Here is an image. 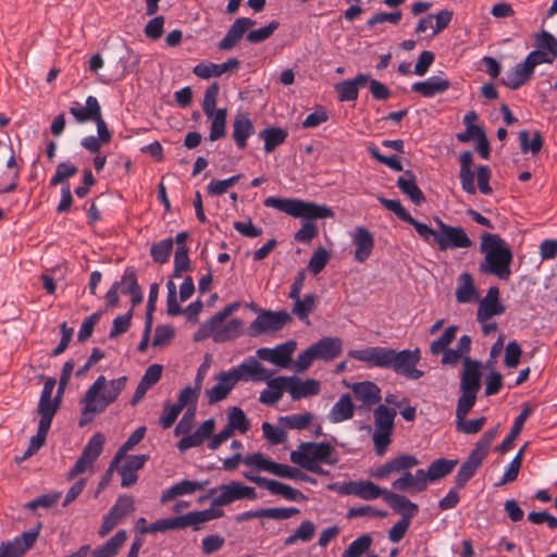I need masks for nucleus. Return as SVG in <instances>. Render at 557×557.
<instances>
[{"label": "nucleus", "instance_id": "f257e3e1", "mask_svg": "<svg viewBox=\"0 0 557 557\" xmlns=\"http://www.w3.org/2000/svg\"><path fill=\"white\" fill-rule=\"evenodd\" d=\"M348 357L364 362L368 368L391 369L409 380H419L423 376V371L417 369L421 359L419 348L398 351L388 347L374 346L349 350Z\"/></svg>", "mask_w": 557, "mask_h": 557}, {"label": "nucleus", "instance_id": "f03ea898", "mask_svg": "<svg viewBox=\"0 0 557 557\" xmlns=\"http://www.w3.org/2000/svg\"><path fill=\"white\" fill-rule=\"evenodd\" d=\"M126 382V376H120L109 382L106 376H98L82 399L83 409L79 425L83 426L89 423L96 414L102 413L113 404L125 388Z\"/></svg>", "mask_w": 557, "mask_h": 557}, {"label": "nucleus", "instance_id": "7ed1b4c3", "mask_svg": "<svg viewBox=\"0 0 557 557\" xmlns=\"http://www.w3.org/2000/svg\"><path fill=\"white\" fill-rule=\"evenodd\" d=\"M418 465L419 460L416 456L403 454L377 467L371 472V476L381 480L392 473L403 472V474L392 483L394 490L409 493L423 492L428 487L424 470L419 469L414 474L408 471Z\"/></svg>", "mask_w": 557, "mask_h": 557}, {"label": "nucleus", "instance_id": "20e7f679", "mask_svg": "<svg viewBox=\"0 0 557 557\" xmlns=\"http://www.w3.org/2000/svg\"><path fill=\"white\" fill-rule=\"evenodd\" d=\"M481 388L478 384V375L471 369H467L462 382H460L461 395L458 398L456 408V430L466 434H475L482 430L486 419L481 417L479 419L467 420V414L473 408L476 394Z\"/></svg>", "mask_w": 557, "mask_h": 557}, {"label": "nucleus", "instance_id": "39448f33", "mask_svg": "<svg viewBox=\"0 0 557 557\" xmlns=\"http://www.w3.org/2000/svg\"><path fill=\"white\" fill-rule=\"evenodd\" d=\"M290 461L312 473L329 475L321 463L334 466L338 462L335 447L327 442H302L297 450L290 453Z\"/></svg>", "mask_w": 557, "mask_h": 557}, {"label": "nucleus", "instance_id": "423d86ee", "mask_svg": "<svg viewBox=\"0 0 557 557\" xmlns=\"http://www.w3.org/2000/svg\"><path fill=\"white\" fill-rule=\"evenodd\" d=\"M263 203L268 208L276 209L293 218L318 220L334 216V212L330 207L297 198L268 197Z\"/></svg>", "mask_w": 557, "mask_h": 557}, {"label": "nucleus", "instance_id": "0eeeda50", "mask_svg": "<svg viewBox=\"0 0 557 557\" xmlns=\"http://www.w3.org/2000/svg\"><path fill=\"white\" fill-rule=\"evenodd\" d=\"M396 414L395 408H389L382 404H379L373 411L374 432L372 440L377 456H383L392 443Z\"/></svg>", "mask_w": 557, "mask_h": 557}, {"label": "nucleus", "instance_id": "6e6552de", "mask_svg": "<svg viewBox=\"0 0 557 557\" xmlns=\"http://www.w3.org/2000/svg\"><path fill=\"white\" fill-rule=\"evenodd\" d=\"M513 253L510 246L497 234H490V275L509 281Z\"/></svg>", "mask_w": 557, "mask_h": 557}, {"label": "nucleus", "instance_id": "1a4fd4ad", "mask_svg": "<svg viewBox=\"0 0 557 557\" xmlns=\"http://www.w3.org/2000/svg\"><path fill=\"white\" fill-rule=\"evenodd\" d=\"M290 321L292 317L287 311L261 310L249 325V335L255 337L270 332H277Z\"/></svg>", "mask_w": 557, "mask_h": 557}, {"label": "nucleus", "instance_id": "9d476101", "mask_svg": "<svg viewBox=\"0 0 557 557\" xmlns=\"http://www.w3.org/2000/svg\"><path fill=\"white\" fill-rule=\"evenodd\" d=\"M106 437L102 433H95L87 444L85 445L81 456L76 460L74 467L69 472V479L72 480L75 476L86 472L94 467V463L99 458L103 450Z\"/></svg>", "mask_w": 557, "mask_h": 557}, {"label": "nucleus", "instance_id": "9b49d317", "mask_svg": "<svg viewBox=\"0 0 557 557\" xmlns=\"http://www.w3.org/2000/svg\"><path fill=\"white\" fill-rule=\"evenodd\" d=\"M220 494L212 499L213 507H224L240 499H256V490L239 481H231L219 486Z\"/></svg>", "mask_w": 557, "mask_h": 557}, {"label": "nucleus", "instance_id": "f8f14e48", "mask_svg": "<svg viewBox=\"0 0 557 557\" xmlns=\"http://www.w3.org/2000/svg\"><path fill=\"white\" fill-rule=\"evenodd\" d=\"M487 455V437L483 435L476 447L471 451L468 459L459 468L455 478L457 488H462L467 482L474 475L483 459Z\"/></svg>", "mask_w": 557, "mask_h": 557}, {"label": "nucleus", "instance_id": "ddd939ff", "mask_svg": "<svg viewBox=\"0 0 557 557\" xmlns=\"http://www.w3.org/2000/svg\"><path fill=\"white\" fill-rule=\"evenodd\" d=\"M41 524L0 544V557H22L36 543Z\"/></svg>", "mask_w": 557, "mask_h": 557}, {"label": "nucleus", "instance_id": "4468645a", "mask_svg": "<svg viewBox=\"0 0 557 557\" xmlns=\"http://www.w3.org/2000/svg\"><path fill=\"white\" fill-rule=\"evenodd\" d=\"M246 479L256 483L259 487L268 490L272 495L282 496L289 502H305L307 497L297 488L280 481L269 479L265 476L244 474Z\"/></svg>", "mask_w": 557, "mask_h": 557}, {"label": "nucleus", "instance_id": "2eb2a0df", "mask_svg": "<svg viewBox=\"0 0 557 557\" xmlns=\"http://www.w3.org/2000/svg\"><path fill=\"white\" fill-rule=\"evenodd\" d=\"M236 383L239 381L263 382L272 376V371L265 369L263 364L255 357H248L237 367L230 369Z\"/></svg>", "mask_w": 557, "mask_h": 557}, {"label": "nucleus", "instance_id": "dca6fc26", "mask_svg": "<svg viewBox=\"0 0 557 557\" xmlns=\"http://www.w3.org/2000/svg\"><path fill=\"white\" fill-rule=\"evenodd\" d=\"M297 344L290 339L276 345L274 348L262 347L257 349L256 355L259 359L271 362L276 367L286 369L292 362V357L296 350Z\"/></svg>", "mask_w": 557, "mask_h": 557}, {"label": "nucleus", "instance_id": "f3484780", "mask_svg": "<svg viewBox=\"0 0 557 557\" xmlns=\"http://www.w3.org/2000/svg\"><path fill=\"white\" fill-rule=\"evenodd\" d=\"M441 232L436 237V244L441 250L468 248L471 240L461 227L449 226L438 221Z\"/></svg>", "mask_w": 557, "mask_h": 557}, {"label": "nucleus", "instance_id": "a211bd4d", "mask_svg": "<svg viewBox=\"0 0 557 557\" xmlns=\"http://www.w3.org/2000/svg\"><path fill=\"white\" fill-rule=\"evenodd\" d=\"M55 380L48 377L45 381L44 388L40 394L38 404V414L40 416V423L51 425L54 414L59 409V397L52 398V393L55 386Z\"/></svg>", "mask_w": 557, "mask_h": 557}, {"label": "nucleus", "instance_id": "6ab92c4d", "mask_svg": "<svg viewBox=\"0 0 557 557\" xmlns=\"http://www.w3.org/2000/svg\"><path fill=\"white\" fill-rule=\"evenodd\" d=\"M300 510L296 507H272V508H260L257 510H248L238 513L235 520L240 523L255 518H267L274 520H286L296 515H299Z\"/></svg>", "mask_w": 557, "mask_h": 557}, {"label": "nucleus", "instance_id": "aec40b11", "mask_svg": "<svg viewBox=\"0 0 557 557\" xmlns=\"http://www.w3.org/2000/svg\"><path fill=\"white\" fill-rule=\"evenodd\" d=\"M123 465L115 467L119 474L121 475V486L122 487H129L136 484L138 480L137 472L144 468L145 463L148 461L149 456L148 455H132L126 457Z\"/></svg>", "mask_w": 557, "mask_h": 557}, {"label": "nucleus", "instance_id": "412c9836", "mask_svg": "<svg viewBox=\"0 0 557 557\" xmlns=\"http://www.w3.org/2000/svg\"><path fill=\"white\" fill-rule=\"evenodd\" d=\"M191 527L195 530V523L193 519L191 511L176 517L163 518L156 520L150 523L148 529H141V533H157V532H168L172 530H182Z\"/></svg>", "mask_w": 557, "mask_h": 557}, {"label": "nucleus", "instance_id": "4be33fe9", "mask_svg": "<svg viewBox=\"0 0 557 557\" xmlns=\"http://www.w3.org/2000/svg\"><path fill=\"white\" fill-rule=\"evenodd\" d=\"M255 24L256 21L249 17L236 18L224 38L218 44V48L223 51L232 50L243 38L244 34Z\"/></svg>", "mask_w": 557, "mask_h": 557}, {"label": "nucleus", "instance_id": "5701e85b", "mask_svg": "<svg viewBox=\"0 0 557 557\" xmlns=\"http://www.w3.org/2000/svg\"><path fill=\"white\" fill-rule=\"evenodd\" d=\"M352 244L356 246L355 259L358 262L367 261L374 248V237L364 226H357L351 236Z\"/></svg>", "mask_w": 557, "mask_h": 557}, {"label": "nucleus", "instance_id": "b1692460", "mask_svg": "<svg viewBox=\"0 0 557 557\" xmlns=\"http://www.w3.org/2000/svg\"><path fill=\"white\" fill-rule=\"evenodd\" d=\"M216 380L218 383L206 391V396L210 405L225 399L237 384L231 370L220 372L216 375Z\"/></svg>", "mask_w": 557, "mask_h": 557}, {"label": "nucleus", "instance_id": "393cba45", "mask_svg": "<svg viewBox=\"0 0 557 557\" xmlns=\"http://www.w3.org/2000/svg\"><path fill=\"white\" fill-rule=\"evenodd\" d=\"M369 74L359 73L355 78L343 81L335 85L337 99L341 102L355 101L359 96V88L368 85Z\"/></svg>", "mask_w": 557, "mask_h": 557}, {"label": "nucleus", "instance_id": "a878e982", "mask_svg": "<svg viewBox=\"0 0 557 557\" xmlns=\"http://www.w3.org/2000/svg\"><path fill=\"white\" fill-rule=\"evenodd\" d=\"M255 134V126L248 113H237L233 120V139L238 149L247 147V140Z\"/></svg>", "mask_w": 557, "mask_h": 557}, {"label": "nucleus", "instance_id": "bb28decb", "mask_svg": "<svg viewBox=\"0 0 557 557\" xmlns=\"http://www.w3.org/2000/svg\"><path fill=\"white\" fill-rule=\"evenodd\" d=\"M239 60L231 58L227 61L215 64V63H199L193 69V73L203 79L210 77H219L228 71H233L239 67Z\"/></svg>", "mask_w": 557, "mask_h": 557}, {"label": "nucleus", "instance_id": "cd10ccee", "mask_svg": "<svg viewBox=\"0 0 557 557\" xmlns=\"http://www.w3.org/2000/svg\"><path fill=\"white\" fill-rule=\"evenodd\" d=\"M311 347L317 360L332 361L342 352L343 341L339 337H323Z\"/></svg>", "mask_w": 557, "mask_h": 557}, {"label": "nucleus", "instance_id": "c85d7f7f", "mask_svg": "<svg viewBox=\"0 0 557 557\" xmlns=\"http://www.w3.org/2000/svg\"><path fill=\"white\" fill-rule=\"evenodd\" d=\"M208 483H209L208 480H206V481L183 480L178 483H175L168 490H165L161 495L160 502L162 504H165L178 496L191 495L197 491H202L207 486Z\"/></svg>", "mask_w": 557, "mask_h": 557}, {"label": "nucleus", "instance_id": "c756f323", "mask_svg": "<svg viewBox=\"0 0 557 557\" xmlns=\"http://www.w3.org/2000/svg\"><path fill=\"white\" fill-rule=\"evenodd\" d=\"M350 388L356 398L366 407L377 405L382 399L381 388L371 381L354 383L350 385Z\"/></svg>", "mask_w": 557, "mask_h": 557}, {"label": "nucleus", "instance_id": "7c9ffc66", "mask_svg": "<svg viewBox=\"0 0 557 557\" xmlns=\"http://www.w3.org/2000/svg\"><path fill=\"white\" fill-rule=\"evenodd\" d=\"M321 391V384L315 379H307L301 381L296 375H290L289 395L293 400L318 395Z\"/></svg>", "mask_w": 557, "mask_h": 557}, {"label": "nucleus", "instance_id": "2f4dec72", "mask_svg": "<svg viewBox=\"0 0 557 557\" xmlns=\"http://www.w3.org/2000/svg\"><path fill=\"white\" fill-rule=\"evenodd\" d=\"M450 87L447 78L441 76H431L426 81L417 82L411 85V90L421 94L425 98H432L444 94Z\"/></svg>", "mask_w": 557, "mask_h": 557}, {"label": "nucleus", "instance_id": "473e14b6", "mask_svg": "<svg viewBox=\"0 0 557 557\" xmlns=\"http://www.w3.org/2000/svg\"><path fill=\"white\" fill-rule=\"evenodd\" d=\"M100 112L101 107L95 96H88L86 98L85 107H83L79 102H74L70 107V113L74 116L75 121L81 124L94 121Z\"/></svg>", "mask_w": 557, "mask_h": 557}, {"label": "nucleus", "instance_id": "72a5a7b5", "mask_svg": "<svg viewBox=\"0 0 557 557\" xmlns=\"http://www.w3.org/2000/svg\"><path fill=\"white\" fill-rule=\"evenodd\" d=\"M385 503L396 512L401 515L404 519H412L419 511L418 505L412 503L404 495L388 492L386 493Z\"/></svg>", "mask_w": 557, "mask_h": 557}, {"label": "nucleus", "instance_id": "f704fd0d", "mask_svg": "<svg viewBox=\"0 0 557 557\" xmlns=\"http://www.w3.org/2000/svg\"><path fill=\"white\" fill-rule=\"evenodd\" d=\"M397 186L416 206H421L425 201V197L416 182L414 174L407 170L404 175L397 180Z\"/></svg>", "mask_w": 557, "mask_h": 557}, {"label": "nucleus", "instance_id": "c9c22d12", "mask_svg": "<svg viewBox=\"0 0 557 557\" xmlns=\"http://www.w3.org/2000/svg\"><path fill=\"white\" fill-rule=\"evenodd\" d=\"M127 540V533L125 530L117 531L111 539H109L101 546L96 547L94 550H89L91 557H115L122 546Z\"/></svg>", "mask_w": 557, "mask_h": 557}, {"label": "nucleus", "instance_id": "e433bc0d", "mask_svg": "<svg viewBox=\"0 0 557 557\" xmlns=\"http://www.w3.org/2000/svg\"><path fill=\"white\" fill-rule=\"evenodd\" d=\"M534 70L528 64L524 59L523 62L518 63L510 72L504 77V84L511 89H518L530 81Z\"/></svg>", "mask_w": 557, "mask_h": 557}, {"label": "nucleus", "instance_id": "4c0bfd02", "mask_svg": "<svg viewBox=\"0 0 557 557\" xmlns=\"http://www.w3.org/2000/svg\"><path fill=\"white\" fill-rule=\"evenodd\" d=\"M145 434L146 426H139L128 436V438L122 444L111 460L109 465V472L115 470V467H117V465L124 460L126 454L143 441Z\"/></svg>", "mask_w": 557, "mask_h": 557}, {"label": "nucleus", "instance_id": "58836bf2", "mask_svg": "<svg viewBox=\"0 0 557 557\" xmlns=\"http://www.w3.org/2000/svg\"><path fill=\"white\" fill-rule=\"evenodd\" d=\"M354 412L355 406L352 404L351 396L349 394H344L332 407L329 413V420L332 423H341L351 419L354 417Z\"/></svg>", "mask_w": 557, "mask_h": 557}, {"label": "nucleus", "instance_id": "ea45409f", "mask_svg": "<svg viewBox=\"0 0 557 557\" xmlns=\"http://www.w3.org/2000/svg\"><path fill=\"white\" fill-rule=\"evenodd\" d=\"M472 339L469 335H462L457 345V350L463 355V370L461 372V381L463 380L465 372L467 369H471L478 375V384H481V363L476 360H472L469 357V352L471 350Z\"/></svg>", "mask_w": 557, "mask_h": 557}, {"label": "nucleus", "instance_id": "a19ab883", "mask_svg": "<svg viewBox=\"0 0 557 557\" xmlns=\"http://www.w3.org/2000/svg\"><path fill=\"white\" fill-rule=\"evenodd\" d=\"M456 298L461 304L479 300V294L476 293L471 274L465 272L459 276Z\"/></svg>", "mask_w": 557, "mask_h": 557}, {"label": "nucleus", "instance_id": "79ce46f5", "mask_svg": "<svg viewBox=\"0 0 557 557\" xmlns=\"http://www.w3.org/2000/svg\"><path fill=\"white\" fill-rule=\"evenodd\" d=\"M132 273L134 277H137L136 270L133 267H128L125 269L122 277L120 281L114 282L110 289L106 294V302L107 307L109 308H115L120 305V297L119 293L121 294H129L127 290V283H126V275Z\"/></svg>", "mask_w": 557, "mask_h": 557}, {"label": "nucleus", "instance_id": "37998d69", "mask_svg": "<svg viewBox=\"0 0 557 557\" xmlns=\"http://www.w3.org/2000/svg\"><path fill=\"white\" fill-rule=\"evenodd\" d=\"M457 138L461 143L478 139V152L483 159H487V137L482 127L469 126L466 132L458 133Z\"/></svg>", "mask_w": 557, "mask_h": 557}, {"label": "nucleus", "instance_id": "c03bdc74", "mask_svg": "<svg viewBox=\"0 0 557 557\" xmlns=\"http://www.w3.org/2000/svg\"><path fill=\"white\" fill-rule=\"evenodd\" d=\"M458 463L457 460H449L445 458H440L434 460L430 466L428 471H424V475H426V482L429 481L433 482L438 479L444 478L445 475L449 474L456 465Z\"/></svg>", "mask_w": 557, "mask_h": 557}, {"label": "nucleus", "instance_id": "a18cd8bd", "mask_svg": "<svg viewBox=\"0 0 557 557\" xmlns=\"http://www.w3.org/2000/svg\"><path fill=\"white\" fill-rule=\"evenodd\" d=\"M226 108H220L215 112H212L211 116H207L211 120L209 140L215 141L224 138L226 135Z\"/></svg>", "mask_w": 557, "mask_h": 557}, {"label": "nucleus", "instance_id": "49530a36", "mask_svg": "<svg viewBox=\"0 0 557 557\" xmlns=\"http://www.w3.org/2000/svg\"><path fill=\"white\" fill-rule=\"evenodd\" d=\"M315 534V524L311 520H304L293 534L284 540V546H293L296 542H310Z\"/></svg>", "mask_w": 557, "mask_h": 557}, {"label": "nucleus", "instance_id": "de8ad7c7", "mask_svg": "<svg viewBox=\"0 0 557 557\" xmlns=\"http://www.w3.org/2000/svg\"><path fill=\"white\" fill-rule=\"evenodd\" d=\"M259 136L264 140V150L272 152L285 141L288 134L280 127H268L261 131Z\"/></svg>", "mask_w": 557, "mask_h": 557}, {"label": "nucleus", "instance_id": "09e8293b", "mask_svg": "<svg viewBox=\"0 0 557 557\" xmlns=\"http://www.w3.org/2000/svg\"><path fill=\"white\" fill-rule=\"evenodd\" d=\"M389 491L381 488L379 485L371 481H357L356 496L364 500H373L382 497L385 500L386 493Z\"/></svg>", "mask_w": 557, "mask_h": 557}, {"label": "nucleus", "instance_id": "8fccbe9b", "mask_svg": "<svg viewBox=\"0 0 557 557\" xmlns=\"http://www.w3.org/2000/svg\"><path fill=\"white\" fill-rule=\"evenodd\" d=\"M372 542L373 539L369 533L362 534L349 544L342 557H361L369 550Z\"/></svg>", "mask_w": 557, "mask_h": 557}, {"label": "nucleus", "instance_id": "3c124183", "mask_svg": "<svg viewBox=\"0 0 557 557\" xmlns=\"http://www.w3.org/2000/svg\"><path fill=\"white\" fill-rule=\"evenodd\" d=\"M535 49L544 51L548 55L557 59V39L547 30H542L534 35Z\"/></svg>", "mask_w": 557, "mask_h": 557}, {"label": "nucleus", "instance_id": "603ef678", "mask_svg": "<svg viewBox=\"0 0 557 557\" xmlns=\"http://www.w3.org/2000/svg\"><path fill=\"white\" fill-rule=\"evenodd\" d=\"M243 462L246 466L253 467L259 470L270 472L274 475L276 474V471L278 469V462L268 459L261 453H255V454L246 456L244 458Z\"/></svg>", "mask_w": 557, "mask_h": 557}, {"label": "nucleus", "instance_id": "864d4df0", "mask_svg": "<svg viewBox=\"0 0 557 557\" xmlns=\"http://www.w3.org/2000/svg\"><path fill=\"white\" fill-rule=\"evenodd\" d=\"M173 250V239L165 238L150 247V256L156 263L164 264L169 261Z\"/></svg>", "mask_w": 557, "mask_h": 557}, {"label": "nucleus", "instance_id": "5fc2aeb1", "mask_svg": "<svg viewBox=\"0 0 557 557\" xmlns=\"http://www.w3.org/2000/svg\"><path fill=\"white\" fill-rule=\"evenodd\" d=\"M225 426L233 433L234 431L246 433L250 429V423L242 408L232 407L228 412V421Z\"/></svg>", "mask_w": 557, "mask_h": 557}, {"label": "nucleus", "instance_id": "6e6d98bb", "mask_svg": "<svg viewBox=\"0 0 557 557\" xmlns=\"http://www.w3.org/2000/svg\"><path fill=\"white\" fill-rule=\"evenodd\" d=\"M458 327L456 325L448 326L445 332L435 341H433L430 345V351L434 356H438L446 351L448 346L456 338Z\"/></svg>", "mask_w": 557, "mask_h": 557}, {"label": "nucleus", "instance_id": "4d7b16f0", "mask_svg": "<svg viewBox=\"0 0 557 557\" xmlns=\"http://www.w3.org/2000/svg\"><path fill=\"white\" fill-rule=\"evenodd\" d=\"M51 425L39 422L37 433L30 437L29 445L21 458L22 460L33 456L44 446Z\"/></svg>", "mask_w": 557, "mask_h": 557}, {"label": "nucleus", "instance_id": "13d9d810", "mask_svg": "<svg viewBox=\"0 0 557 557\" xmlns=\"http://www.w3.org/2000/svg\"><path fill=\"white\" fill-rule=\"evenodd\" d=\"M315 307V296L308 294L295 301L292 312L301 321L309 323V314Z\"/></svg>", "mask_w": 557, "mask_h": 557}, {"label": "nucleus", "instance_id": "bf43d9fd", "mask_svg": "<svg viewBox=\"0 0 557 557\" xmlns=\"http://www.w3.org/2000/svg\"><path fill=\"white\" fill-rule=\"evenodd\" d=\"M78 169L75 164L70 161L60 162L57 165L54 175L50 178V186H57L65 184L66 180L77 174Z\"/></svg>", "mask_w": 557, "mask_h": 557}, {"label": "nucleus", "instance_id": "052dcab7", "mask_svg": "<svg viewBox=\"0 0 557 557\" xmlns=\"http://www.w3.org/2000/svg\"><path fill=\"white\" fill-rule=\"evenodd\" d=\"M367 150H368L369 154L374 160H376L379 163H382V164L388 166L391 170H393L395 172L403 171V164H401L399 157H397V156L387 157V156L382 154L380 152L379 148L374 144H370L367 147Z\"/></svg>", "mask_w": 557, "mask_h": 557}, {"label": "nucleus", "instance_id": "680f3d73", "mask_svg": "<svg viewBox=\"0 0 557 557\" xmlns=\"http://www.w3.org/2000/svg\"><path fill=\"white\" fill-rule=\"evenodd\" d=\"M523 453H524V447H522L517 453L515 458L508 465V467H507L505 473L503 474L500 481H498V482H496L494 484L495 486H502V485L511 483V482H513L517 479V476L519 474V471H520V468H521Z\"/></svg>", "mask_w": 557, "mask_h": 557}, {"label": "nucleus", "instance_id": "e2e57ef3", "mask_svg": "<svg viewBox=\"0 0 557 557\" xmlns=\"http://www.w3.org/2000/svg\"><path fill=\"white\" fill-rule=\"evenodd\" d=\"M242 321L232 319L223 329L218 330L213 334V339L216 343L225 342L238 337L242 334Z\"/></svg>", "mask_w": 557, "mask_h": 557}, {"label": "nucleus", "instance_id": "0e129e2a", "mask_svg": "<svg viewBox=\"0 0 557 557\" xmlns=\"http://www.w3.org/2000/svg\"><path fill=\"white\" fill-rule=\"evenodd\" d=\"M275 475L292 480L304 481L310 484H317V480L314 478L308 475L298 468H294L284 463H278V469Z\"/></svg>", "mask_w": 557, "mask_h": 557}, {"label": "nucleus", "instance_id": "69168bd1", "mask_svg": "<svg viewBox=\"0 0 557 557\" xmlns=\"http://www.w3.org/2000/svg\"><path fill=\"white\" fill-rule=\"evenodd\" d=\"M330 258H331L330 252L325 248L319 247L318 249H315L313 251V253L309 260V263H308L309 271L314 275L319 274L325 268Z\"/></svg>", "mask_w": 557, "mask_h": 557}, {"label": "nucleus", "instance_id": "338daca9", "mask_svg": "<svg viewBox=\"0 0 557 557\" xmlns=\"http://www.w3.org/2000/svg\"><path fill=\"white\" fill-rule=\"evenodd\" d=\"M110 510L122 520L135 510V500L133 496L121 495Z\"/></svg>", "mask_w": 557, "mask_h": 557}, {"label": "nucleus", "instance_id": "774afa93", "mask_svg": "<svg viewBox=\"0 0 557 557\" xmlns=\"http://www.w3.org/2000/svg\"><path fill=\"white\" fill-rule=\"evenodd\" d=\"M183 409L175 403L171 404L170 401H165L163 406V412L159 418V423L162 429H170L174 422L176 421L178 414Z\"/></svg>", "mask_w": 557, "mask_h": 557}]
</instances>
